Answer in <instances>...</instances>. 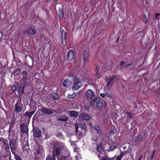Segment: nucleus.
<instances>
[{
	"label": "nucleus",
	"mask_w": 160,
	"mask_h": 160,
	"mask_svg": "<svg viewBox=\"0 0 160 160\" xmlns=\"http://www.w3.org/2000/svg\"><path fill=\"white\" fill-rule=\"evenodd\" d=\"M46 160H55V156L54 155H53L52 156L48 155L46 158Z\"/></svg>",
	"instance_id": "obj_26"
},
{
	"label": "nucleus",
	"mask_w": 160,
	"mask_h": 160,
	"mask_svg": "<svg viewBox=\"0 0 160 160\" xmlns=\"http://www.w3.org/2000/svg\"><path fill=\"white\" fill-rule=\"evenodd\" d=\"M1 157L5 158L8 157L9 158H11V154L10 152H5V151H2L1 154Z\"/></svg>",
	"instance_id": "obj_15"
},
{
	"label": "nucleus",
	"mask_w": 160,
	"mask_h": 160,
	"mask_svg": "<svg viewBox=\"0 0 160 160\" xmlns=\"http://www.w3.org/2000/svg\"><path fill=\"white\" fill-rule=\"evenodd\" d=\"M100 95L102 97L104 98L105 96V94L101 93Z\"/></svg>",
	"instance_id": "obj_49"
},
{
	"label": "nucleus",
	"mask_w": 160,
	"mask_h": 160,
	"mask_svg": "<svg viewBox=\"0 0 160 160\" xmlns=\"http://www.w3.org/2000/svg\"><path fill=\"white\" fill-rule=\"evenodd\" d=\"M131 63L129 64H127L126 63L124 62H121L120 65L121 67H128L131 65Z\"/></svg>",
	"instance_id": "obj_27"
},
{
	"label": "nucleus",
	"mask_w": 160,
	"mask_h": 160,
	"mask_svg": "<svg viewBox=\"0 0 160 160\" xmlns=\"http://www.w3.org/2000/svg\"><path fill=\"white\" fill-rule=\"evenodd\" d=\"M118 39L117 40V41H118Z\"/></svg>",
	"instance_id": "obj_57"
},
{
	"label": "nucleus",
	"mask_w": 160,
	"mask_h": 160,
	"mask_svg": "<svg viewBox=\"0 0 160 160\" xmlns=\"http://www.w3.org/2000/svg\"><path fill=\"white\" fill-rule=\"evenodd\" d=\"M96 149L98 152L100 153L99 155H100V158H101V156H102V153H101V152L102 151V145L101 142H100L99 143H98L97 144Z\"/></svg>",
	"instance_id": "obj_18"
},
{
	"label": "nucleus",
	"mask_w": 160,
	"mask_h": 160,
	"mask_svg": "<svg viewBox=\"0 0 160 160\" xmlns=\"http://www.w3.org/2000/svg\"><path fill=\"white\" fill-rule=\"evenodd\" d=\"M36 30L31 27L27 28L25 30V33L28 35H33L36 34Z\"/></svg>",
	"instance_id": "obj_9"
},
{
	"label": "nucleus",
	"mask_w": 160,
	"mask_h": 160,
	"mask_svg": "<svg viewBox=\"0 0 160 160\" xmlns=\"http://www.w3.org/2000/svg\"><path fill=\"white\" fill-rule=\"evenodd\" d=\"M146 16L145 15V16H144V18H146Z\"/></svg>",
	"instance_id": "obj_55"
},
{
	"label": "nucleus",
	"mask_w": 160,
	"mask_h": 160,
	"mask_svg": "<svg viewBox=\"0 0 160 160\" xmlns=\"http://www.w3.org/2000/svg\"><path fill=\"white\" fill-rule=\"evenodd\" d=\"M142 157V156H140V158H139L138 159V160H141V158Z\"/></svg>",
	"instance_id": "obj_54"
},
{
	"label": "nucleus",
	"mask_w": 160,
	"mask_h": 160,
	"mask_svg": "<svg viewBox=\"0 0 160 160\" xmlns=\"http://www.w3.org/2000/svg\"><path fill=\"white\" fill-rule=\"evenodd\" d=\"M55 0V1H58V0Z\"/></svg>",
	"instance_id": "obj_56"
},
{
	"label": "nucleus",
	"mask_w": 160,
	"mask_h": 160,
	"mask_svg": "<svg viewBox=\"0 0 160 160\" xmlns=\"http://www.w3.org/2000/svg\"><path fill=\"white\" fill-rule=\"evenodd\" d=\"M50 97L55 100H58L59 98V95L57 93H53L51 95Z\"/></svg>",
	"instance_id": "obj_24"
},
{
	"label": "nucleus",
	"mask_w": 160,
	"mask_h": 160,
	"mask_svg": "<svg viewBox=\"0 0 160 160\" xmlns=\"http://www.w3.org/2000/svg\"><path fill=\"white\" fill-rule=\"evenodd\" d=\"M27 78H22V80L21 81V84H24L26 82V80Z\"/></svg>",
	"instance_id": "obj_42"
},
{
	"label": "nucleus",
	"mask_w": 160,
	"mask_h": 160,
	"mask_svg": "<svg viewBox=\"0 0 160 160\" xmlns=\"http://www.w3.org/2000/svg\"><path fill=\"white\" fill-rule=\"evenodd\" d=\"M18 144L14 139H12L9 141V146L12 153L13 154H16V149Z\"/></svg>",
	"instance_id": "obj_3"
},
{
	"label": "nucleus",
	"mask_w": 160,
	"mask_h": 160,
	"mask_svg": "<svg viewBox=\"0 0 160 160\" xmlns=\"http://www.w3.org/2000/svg\"><path fill=\"white\" fill-rule=\"evenodd\" d=\"M54 111V110L46 108H42L41 109V112L43 114H50L52 113Z\"/></svg>",
	"instance_id": "obj_8"
},
{
	"label": "nucleus",
	"mask_w": 160,
	"mask_h": 160,
	"mask_svg": "<svg viewBox=\"0 0 160 160\" xmlns=\"http://www.w3.org/2000/svg\"><path fill=\"white\" fill-rule=\"evenodd\" d=\"M84 56L83 57V59L84 61V63L85 64H87L88 63V56L89 54L87 51L86 50L84 51Z\"/></svg>",
	"instance_id": "obj_14"
},
{
	"label": "nucleus",
	"mask_w": 160,
	"mask_h": 160,
	"mask_svg": "<svg viewBox=\"0 0 160 160\" xmlns=\"http://www.w3.org/2000/svg\"><path fill=\"white\" fill-rule=\"evenodd\" d=\"M21 72L20 69H16L13 72V74L14 75L17 76Z\"/></svg>",
	"instance_id": "obj_29"
},
{
	"label": "nucleus",
	"mask_w": 160,
	"mask_h": 160,
	"mask_svg": "<svg viewBox=\"0 0 160 160\" xmlns=\"http://www.w3.org/2000/svg\"><path fill=\"white\" fill-rule=\"evenodd\" d=\"M68 117L67 116H60L58 118V120L60 121L65 122L68 120Z\"/></svg>",
	"instance_id": "obj_21"
},
{
	"label": "nucleus",
	"mask_w": 160,
	"mask_h": 160,
	"mask_svg": "<svg viewBox=\"0 0 160 160\" xmlns=\"http://www.w3.org/2000/svg\"><path fill=\"white\" fill-rule=\"evenodd\" d=\"M159 15H160V14L157 13L155 15V18H159L158 16Z\"/></svg>",
	"instance_id": "obj_48"
},
{
	"label": "nucleus",
	"mask_w": 160,
	"mask_h": 160,
	"mask_svg": "<svg viewBox=\"0 0 160 160\" xmlns=\"http://www.w3.org/2000/svg\"><path fill=\"white\" fill-rule=\"evenodd\" d=\"M97 108L98 110H100L102 106V103L100 100H98L96 102Z\"/></svg>",
	"instance_id": "obj_23"
},
{
	"label": "nucleus",
	"mask_w": 160,
	"mask_h": 160,
	"mask_svg": "<svg viewBox=\"0 0 160 160\" xmlns=\"http://www.w3.org/2000/svg\"><path fill=\"white\" fill-rule=\"evenodd\" d=\"M116 148V147L115 145H111V146H109V148L108 151V152L112 151Z\"/></svg>",
	"instance_id": "obj_32"
},
{
	"label": "nucleus",
	"mask_w": 160,
	"mask_h": 160,
	"mask_svg": "<svg viewBox=\"0 0 160 160\" xmlns=\"http://www.w3.org/2000/svg\"><path fill=\"white\" fill-rule=\"evenodd\" d=\"M96 99L97 98H95L93 99L90 102V105H92V103H94L95 101H96Z\"/></svg>",
	"instance_id": "obj_45"
},
{
	"label": "nucleus",
	"mask_w": 160,
	"mask_h": 160,
	"mask_svg": "<svg viewBox=\"0 0 160 160\" xmlns=\"http://www.w3.org/2000/svg\"><path fill=\"white\" fill-rule=\"evenodd\" d=\"M67 57L68 60H71L73 59L74 57V53L72 50H71L68 52Z\"/></svg>",
	"instance_id": "obj_13"
},
{
	"label": "nucleus",
	"mask_w": 160,
	"mask_h": 160,
	"mask_svg": "<svg viewBox=\"0 0 160 160\" xmlns=\"http://www.w3.org/2000/svg\"><path fill=\"white\" fill-rule=\"evenodd\" d=\"M126 113L128 117V118H131L133 115V114L131 113L130 112H127Z\"/></svg>",
	"instance_id": "obj_40"
},
{
	"label": "nucleus",
	"mask_w": 160,
	"mask_h": 160,
	"mask_svg": "<svg viewBox=\"0 0 160 160\" xmlns=\"http://www.w3.org/2000/svg\"><path fill=\"white\" fill-rule=\"evenodd\" d=\"M66 149V146L63 143L55 141L53 145L52 154L56 155L58 160H65L66 157L64 152Z\"/></svg>",
	"instance_id": "obj_1"
},
{
	"label": "nucleus",
	"mask_w": 160,
	"mask_h": 160,
	"mask_svg": "<svg viewBox=\"0 0 160 160\" xmlns=\"http://www.w3.org/2000/svg\"><path fill=\"white\" fill-rule=\"evenodd\" d=\"M23 108L21 102H17L15 105V112L16 113L19 114V113L22 111Z\"/></svg>",
	"instance_id": "obj_6"
},
{
	"label": "nucleus",
	"mask_w": 160,
	"mask_h": 160,
	"mask_svg": "<svg viewBox=\"0 0 160 160\" xmlns=\"http://www.w3.org/2000/svg\"><path fill=\"white\" fill-rule=\"evenodd\" d=\"M14 158L16 160H22L19 156L16 154V153L14 154Z\"/></svg>",
	"instance_id": "obj_37"
},
{
	"label": "nucleus",
	"mask_w": 160,
	"mask_h": 160,
	"mask_svg": "<svg viewBox=\"0 0 160 160\" xmlns=\"http://www.w3.org/2000/svg\"><path fill=\"white\" fill-rule=\"evenodd\" d=\"M20 129L23 133L27 134L28 131V126L25 123H22L19 125Z\"/></svg>",
	"instance_id": "obj_7"
},
{
	"label": "nucleus",
	"mask_w": 160,
	"mask_h": 160,
	"mask_svg": "<svg viewBox=\"0 0 160 160\" xmlns=\"http://www.w3.org/2000/svg\"><path fill=\"white\" fill-rule=\"evenodd\" d=\"M22 78H27V72L26 71L24 70L23 71L22 73Z\"/></svg>",
	"instance_id": "obj_38"
},
{
	"label": "nucleus",
	"mask_w": 160,
	"mask_h": 160,
	"mask_svg": "<svg viewBox=\"0 0 160 160\" xmlns=\"http://www.w3.org/2000/svg\"><path fill=\"white\" fill-rule=\"evenodd\" d=\"M68 113L70 117L75 118H76L78 114V112L73 110L69 111Z\"/></svg>",
	"instance_id": "obj_17"
},
{
	"label": "nucleus",
	"mask_w": 160,
	"mask_h": 160,
	"mask_svg": "<svg viewBox=\"0 0 160 160\" xmlns=\"http://www.w3.org/2000/svg\"><path fill=\"white\" fill-rule=\"evenodd\" d=\"M33 136L34 138H40L41 137L42 133L41 130L39 128L34 129L33 132Z\"/></svg>",
	"instance_id": "obj_11"
},
{
	"label": "nucleus",
	"mask_w": 160,
	"mask_h": 160,
	"mask_svg": "<svg viewBox=\"0 0 160 160\" xmlns=\"http://www.w3.org/2000/svg\"><path fill=\"white\" fill-rule=\"evenodd\" d=\"M105 96L108 98H111V95L109 93L106 92L105 93Z\"/></svg>",
	"instance_id": "obj_46"
},
{
	"label": "nucleus",
	"mask_w": 160,
	"mask_h": 160,
	"mask_svg": "<svg viewBox=\"0 0 160 160\" xmlns=\"http://www.w3.org/2000/svg\"><path fill=\"white\" fill-rule=\"evenodd\" d=\"M86 96L88 99H91L94 97V93L91 89H88L86 92Z\"/></svg>",
	"instance_id": "obj_10"
},
{
	"label": "nucleus",
	"mask_w": 160,
	"mask_h": 160,
	"mask_svg": "<svg viewBox=\"0 0 160 160\" xmlns=\"http://www.w3.org/2000/svg\"><path fill=\"white\" fill-rule=\"evenodd\" d=\"M154 157V155H153V154H152V156H151V159L152 160L153 159V158Z\"/></svg>",
	"instance_id": "obj_53"
},
{
	"label": "nucleus",
	"mask_w": 160,
	"mask_h": 160,
	"mask_svg": "<svg viewBox=\"0 0 160 160\" xmlns=\"http://www.w3.org/2000/svg\"><path fill=\"white\" fill-rule=\"evenodd\" d=\"M26 86V84L24 85H23V88H22V91H24V90H23L24 88H25V87Z\"/></svg>",
	"instance_id": "obj_51"
},
{
	"label": "nucleus",
	"mask_w": 160,
	"mask_h": 160,
	"mask_svg": "<svg viewBox=\"0 0 160 160\" xmlns=\"http://www.w3.org/2000/svg\"><path fill=\"white\" fill-rule=\"evenodd\" d=\"M4 142V146L5 147V150L3 151H5V152H10L9 151V148L8 144H6V142H5L4 141H2Z\"/></svg>",
	"instance_id": "obj_28"
},
{
	"label": "nucleus",
	"mask_w": 160,
	"mask_h": 160,
	"mask_svg": "<svg viewBox=\"0 0 160 160\" xmlns=\"http://www.w3.org/2000/svg\"><path fill=\"white\" fill-rule=\"evenodd\" d=\"M71 85V82L68 79H66L64 81L63 83V86L66 88H68Z\"/></svg>",
	"instance_id": "obj_19"
},
{
	"label": "nucleus",
	"mask_w": 160,
	"mask_h": 160,
	"mask_svg": "<svg viewBox=\"0 0 160 160\" xmlns=\"http://www.w3.org/2000/svg\"><path fill=\"white\" fill-rule=\"evenodd\" d=\"M80 128L82 130L85 131L86 129V126L85 123H82L80 125Z\"/></svg>",
	"instance_id": "obj_33"
},
{
	"label": "nucleus",
	"mask_w": 160,
	"mask_h": 160,
	"mask_svg": "<svg viewBox=\"0 0 160 160\" xmlns=\"http://www.w3.org/2000/svg\"><path fill=\"white\" fill-rule=\"evenodd\" d=\"M94 128L95 130H96L97 132L99 134L101 133V131L100 128L98 126L95 125L94 126Z\"/></svg>",
	"instance_id": "obj_30"
},
{
	"label": "nucleus",
	"mask_w": 160,
	"mask_h": 160,
	"mask_svg": "<svg viewBox=\"0 0 160 160\" xmlns=\"http://www.w3.org/2000/svg\"><path fill=\"white\" fill-rule=\"evenodd\" d=\"M99 68L98 67H97L96 68V71H97V72H98V70H99Z\"/></svg>",
	"instance_id": "obj_50"
},
{
	"label": "nucleus",
	"mask_w": 160,
	"mask_h": 160,
	"mask_svg": "<svg viewBox=\"0 0 160 160\" xmlns=\"http://www.w3.org/2000/svg\"><path fill=\"white\" fill-rule=\"evenodd\" d=\"M142 136L141 135H138L135 140V142H140L142 139Z\"/></svg>",
	"instance_id": "obj_31"
},
{
	"label": "nucleus",
	"mask_w": 160,
	"mask_h": 160,
	"mask_svg": "<svg viewBox=\"0 0 160 160\" xmlns=\"http://www.w3.org/2000/svg\"><path fill=\"white\" fill-rule=\"evenodd\" d=\"M63 13V12L62 10H60L58 11V14L60 18H62V15Z\"/></svg>",
	"instance_id": "obj_41"
},
{
	"label": "nucleus",
	"mask_w": 160,
	"mask_h": 160,
	"mask_svg": "<svg viewBox=\"0 0 160 160\" xmlns=\"http://www.w3.org/2000/svg\"><path fill=\"white\" fill-rule=\"evenodd\" d=\"M89 109V106L88 105H85L84 108V111L85 112H87Z\"/></svg>",
	"instance_id": "obj_39"
},
{
	"label": "nucleus",
	"mask_w": 160,
	"mask_h": 160,
	"mask_svg": "<svg viewBox=\"0 0 160 160\" xmlns=\"http://www.w3.org/2000/svg\"><path fill=\"white\" fill-rule=\"evenodd\" d=\"M95 76L97 77L98 78H99L101 76L100 74L98 72H96Z\"/></svg>",
	"instance_id": "obj_47"
},
{
	"label": "nucleus",
	"mask_w": 160,
	"mask_h": 160,
	"mask_svg": "<svg viewBox=\"0 0 160 160\" xmlns=\"http://www.w3.org/2000/svg\"><path fill=\"white\" fill-rule=\"evenodd\" d=\"M0 160H1V158H0Z\"/></svg>",
	"instance_id": "obj_58"
},
{
	"label": "nucleus",
	"mask_w": 160,
	"mask_h": 160,
	"mask_svg": "<svg viewBox=\"0 0 160 160\" xmlns=\"http://www.w3.org/2000/svg\"><path fill=\"white\" fill-rule=\"evenodd\" d=\"M80 118L82 120H89L91 118L88 114L85 113H81L80 115Z\"/></svg>",
	"instance_id": "obj_16"
},
{
	"label": "nucleus",
	"mask_w": 160,
	"mask_h": 160,
	"mask_svg": "<svg viewBox=\"0 0 160 160\" xmlns=\"http://www.w3.org/2000/svg\"><path fill=\"white\" fill-rule=\"evenodd\" d=\"M35 112V111H32L31 112H26L24 113V116L26 117H28L29 118H30Z\"/></svg>",
	"instance_id": "obj_20"
},
{
	"label": "nucleus",
	"mask_w": 160,
	"mask_h": 160,
	"mask_svg": "<svg viewBox=\"0 0 160 160\" xmlns=\"http://www.w3.org/2000/svg\"><path fill=\"white\" fill-rule=\"evenodd\" d=\"M117 80L118 78L116 76H114L111 78H107L105 80L106 82L107 83L106 87L108 88L109 86L110 87H112L114 83L117 82Z\"/></svg>",
	"instance_id": "obj_4"
},
{
	"label": "nucleus",
	"mask_w": 160,
	"mask_h": 160,
	"mask_svg": "<svg viewBox=\"0 0 160 160\" xmlns=\"http://www.w3.org/2000/svg\"><path fill=\"white\" fill-rule=\"evenodd\" d=\"M34 155L37 159H40L43 158L45 154L42 147L41 146H39L37 149L34 152Z\"/></svg>",
	"instance_id": "obj_2"
},
{
	"label": "nucleus",
	"mask_w": 160,
	"mask_h": 160,
	"mask_svg": "<svg viewBox=\"0 0 160 160\" xmlns=\"http://www.w3.org/2000/svg\"><path fill=\"white\" fill-rule=\"evenodd\" d=\"M61 32L62 33V43L63 45L65 46L66 43V32L63 30H61Z\"/></svg>",
	"instance_id": "obj_12"
},
{
	"label": "nucleus",
	"mask_w": 160,
	"mask_h": 160,
	"mask_svg": "<svg viewBox=\"0 0 160 160\" xmlns=\"http://www.w3.org/2000/svg\"><path fill=\"white\" fill-rule=\"evenodd\" d=\"M98 138L96 137V138H92V142H97L98 141Z\"/></svg>",
	"instance_id": "obj_44"
},
{
	"label": "nucleus",
	"mask_w": 160,
	"mask_h": 160,
	"mask_svg": "<svg viewBox=\"0 0 160 160\" xmlns=\"http://www.w3.org/2000/svg\"><path fill=\"white\" fill-rule=\"evenodd\" d=\"M98 157L99 158L100 160H114V159L113 158H109L107 156H104L103 157L101 156V158H100V155H98Z\"/></svg>",
	"instance_id": "obj_22"
},
{
	"label": "nucleus",
	"mask_w": 160,
	"mask_h": 160,
	"mask_svg": "<svg viewBox=\"0 0 160 160\" xmlns=\"http://www.w3.org/2000/svg\"><path fill=\"white\" fill-rule=\"evenodd\" d=\"M22 85L19 86V87H17V86H13L12 87V89L13 91L15 92L16 91H19L20 90V88H21L22 87Z\"/></svg>",
	"instance_id": "obj_25"
},
{
	"label": "nucleus",
	"mask_w": 160,
	"mask_h": 160,
	"mask_svg": "<svg viewBox=\"0 0 160 160\" xmlns=\"http://www.w3.org/2000/svg\"><path fill=\"white\" fill-rule=\"evenodd\" d=\"M76 96V94L75 93H73L72 94H68V97L69 98H74Z\"/></svg>",
	"instance_id": "obj_35"
},
{
	"label": "nucleus",
	"mask_w": 160,
	"mask_h": 160,
	"mask_svg": "<svg viewBox=\"0 0 160 160\" xmlns=\"http://www.w3.org/2000/svg\"><path fill=\"white\" fill-rule=\"evenodd\" d=\"M124 155V153L121 152L120 155L117 157V160H121L123 156Z\"/></svg>",
	"instance_id": "obj_34"
},
{
	"label": "nucleus",
	"mask_w": 160,
	"mask_h": 160,
	"mask_svg": "<svg viewBox=\"0 0 160 160\" xmlns=\"http://www.w3.org/2000/svg\"><path fill=\"white\" fill-rule=\"evenodd\" d=\"M74 126L75 128V132L76 133H77L78 131V124L77 123H75Z\"/></svg>",
	"instance_id": "obj_36"
},
{
	"label": "nucleus",
	"mask_w": 160,
	"mask_h": 160,
	"mask_svg": "<svg viewBox=\"0 0 160 160\" xmlns=\"http://www.w3.org/2000/svg\"><path fill=\"white\" fill-rule=\"evenodd\" d=\"M155 152H156V151H153L152 152V154H153V155H154L155 153Z\"/></svg>",
	"instance_id": "obj_52"
},
{
	"label": "nucleus",
	"mask_w": 160,
	"mask_h": 160,
	"mask_svg": "<svg viewBox=\"0 0 160 160\" xmlns=\"http://www.w3.org/2000/svg\"><path fill=\"white\" fill-rule=\"evenodd\" d=\"M74 84L73 90H77L82 86V83L79 81V80L78 78L75 77L74 78Z\"/></svg>",
	"instance_id": "obj_5"
},
{
	"label": "nucleus",
	"mask_w": 160,
	"mask_h": 160,
	"mask_svg": "<svg viewBox=\"0 0 160 160\" xmlns=\"http://www.w3.org/2000/svg\"><path fill=\"white\" fill-rule=\"evenodd\" d=\"M29 147L28 145H25L24 147L22 149L23 151L27 150L28 149H29Z\"/></svg>",
	"instance_id": "obj_43"
}]
</instances>
